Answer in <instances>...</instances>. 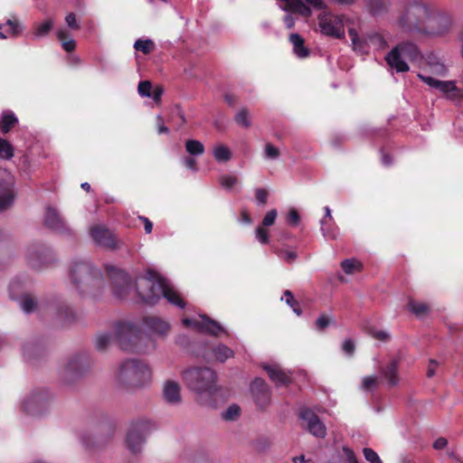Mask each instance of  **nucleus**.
Masks as SVG:
<instances>
[{"mask_svg":"<svg viewBox=\"0 0 463 463\" xmlns=\"http://www.w3.org/2000/svg\"><path fill=\"white\" fill-rule=\"evenodd\" d=\"M136 291L141 301L148 305H155L164 296L170 304L180 308L185 307L179 292L161 275L150 269L137 278Z\"/></svg>","mask_w":463,"mask_h":463,"instance_id":"nucleus-1","label":"nucleus"},{"mask_svg":"<svg viewBox=\"0 0 463 463\" xmlns=\"http://www.w3.org/2000/svg\"><path fill=\"white\" fill-rule=\"evenodd\" d=\"M430 5L429 0H401L394 26L402 33L420 35Z\"/></svg>","mask_w":463,"mask_h":463,"instance_id":"nucleus-2","label":"nucleus"},{"mask_svg":"<svg viewBox=\"0 0 463 463\" xmlns=\"http://www.w3.org/2000/svg\"><path fill=\"white\" fill-rule=\"evenodd\" d=\"M187 388L194 392L201 402L210 405L211 398L218 392L216 373L207 366L190 367L182 372Z\"/></svg>","mask_w":463,"mask_h":463,"instance_id":"nucleus-3","label":"nucleus"},{"mask_svg":"<svg viewBox=\"0 0 463 463\" xmlns=\"http://www.w3.org/2000/svg\"><path fill=\"white\" fill-rule=\"evenodd\" d=\"M117 383L126 391L146 388L152 382V371L144 362L128 359L122 362L116 373Z\"/></svg>","mask_w":463,"mask_h":463,"instance_id":"nucleus-4","label":"nucleus"},{"mask_svg":"<svg viewBox=\"0 0 463 463\" xmlns=\"http://www.w3.org/2000/svg\"><path fill=\"white\" fill-rule=\"evenodd\" d=\"M70 278L80 294L96 296L105 284L101 272L88 261H74L70 269Z\"/></svg>","mask_w":463,"mask_h":463,"instance_id":"nucleus-5","label":"nucleus"},{"mask_svg":"<svg viewBox=\"0 0 463 463\" xmlns=\"http://www.w3.org/2000/svg\"><path fill=\"white\" fill-rule=\"evenodd\" d=\"M116 337L121 349L137 354H147L155 350L156 345L143 336L138 328L130 322H119L115 327Z\"/></svg>","mask_w":463,"mask_h":463,"instance_id":"nucleus-6","label":"nucleus"},{"mask_svg":"<svg viewBox=\"0 0 463 463\" xmlns=\"http://www.w3.org/2000/svg\"><path fill=\"white\" fill-rule=\"evenodd\" d=\"M452 15L446 10L437 7L431 3L420 35L428 37H442L453 28Z\"/></svg>","mask_w":463,"mask_h":463,"instance_id":"nucleus-7","label":"nucleus"},{"mask_svg":"<svg viewBox=\"0 0 463 463\" xmlns=\"http://www.w3.org/2000/svg\"><path fill=\"white\" fill-rule=\"evenodd\" d=\"M427 70L430 74L419 73L418 77L430 88L439 90L450 97L456 90L455 82L452 80H439L433 76H445L447 69L436 57L430 56L427 60Z\"/></svg>","mask_w":463,"mask_h":463,"instance_id":"nucleus-8","label":"nucleus"},{"mask_svg":"<svg viewBox=\"0 0 463 463\" xmlns=\"http://www.w3.org/2000/svg\"><path fill=\"white\" fill-rule=\"evenodd\" d=\"M51 395L45 390H36L26 394L21 402L22 411L32 416H40L49 409Z\"/></svg>","mask_w":463,"mask_h":463,"instance_id":"nucleus-9","label":"nucleus"},{"mask_svg":"<svg viewBox=\"0 0 463 463\" xmlns=\"http://www.w3.org/2000/svg\"><path fill=\"white\" fill-rule=\"evenodd\" d=\"M105 269L112 283L113 295L125 298L131 291V282L127 273L112 264H106Z\"/></svg>","mask_w":463,"mask_h":463,"instance_id":"nucleus-10","label":"nucleus"},{"mask_svg":"<svg viewBox=\"0 0 463 463\" xmlns=\"http://www.w3.org/2000/svg\"><path fill=\"white\" fill-rule=\"evenodd\" d=\"M318 24L321 32L337 39L345 37L344 23L340 16L325 13L318 16Z\"/></svg>","mask_w":463,"mask_h":463,"instance_id":"nucleus-11","label":"nucleus"},{"mask_svg":"<svg viewBox=\"0 0 463 463\" xmlns=\"http://www.w3.org/2000/svg\"><path fill=\"white\" fill-rule=\"evenodd\" d=\"M89 359L82 354H76L68 359L64 365L62 375L66 381L73 380L81 376L90 369Z\"/></svg>","mask_w":463,"mask_h":463,"instance_id":"nucleus-12","label":"nucleus"},{"mask_svg":"<svg viewBox=\"0 0 463 463\" xmlns=\"http://www.w3.org/2000/svg\"><path fill=\"white\" fill-rule=\"evenodd\" d=\"M182 324L186 327H194L200 332L207 333L212 335H219L221 333H225L224 328L216 321L210 319L206 316H202L200 319L183 318Z\"/></svg>","mask_w":463,"mask_h":463,"instance_id":"nucleus-13","label":"nucleus"},{"mask_svg":"<svg viewBox=\"0 0 463 463\" xmlns=\"http://www.w3.org/2000/svg\"><path fill=\"white\" fill-rule=\"evenodd\" d=\"M251 395L260 408H266L270 402V391L264 380L256 378L250 384Z\"/></svg>","mask_w":463,"mask_h":463,"instance_id":"nucleus-14","label":"nucleus"},{"mask_svg":"<svg viewBox=\"0 0 463 463\" xmlns=\"http://www.w3.org/2000/svg\"><path fill=\"white\" fill-rule=\"evenodd\" d=\"M300 418L307 421L308 431L317 437L324 438L326 434V429L323 422L320 421L317 415L310 410H303L300 412Z\"/></svg>","mask_w":463,"mask_h":463,"instance_id":"nucleus-15","label":"nucleus"},{"mask_svg":"<svg viewBox=\"0 0 463 463\" xmlns=\"http://www.w3.org/2000/svg\"><path fill=\"white\" fill-rule=\"evenodd\" d=\"M90 236L99 246L116 248L114 235L103 225H95L90 228Z\"/></svg>","mask_w":463,"mask_h":463,"instance_id":"nucleus-16","label":"nucleus"},{"mask_svg":"<svg viewBox=\"0 0 463 463\" xmlns=\"http://www.w3.org/2000/svg\"><path fill=\"white\" fill-rule=\"evenodd\" d=\"M44 224L48 228L61 233L70 232V228L68 227L63 218L60 215L56 209L52 207H48L46 209L44 216Z\"/></svg>","mask_w":463,"mask_h":463,"instance_id":"nucleus-17","label":"nucleus"},{"mask_svg":"<svg viewBox=\"0 0 463 463\" xmlns=\"http://www.w3.org/2000/svg\"><path fill=\"white\" fill-rule=\"evenodd\" d=\"M348 35L351 39L352 49L360 54H366L370 51L368 33L360 35L355 28L348 29Z\"/></svg>","mask_w":463,"mask_h":463,"instance_id":"nucleus-18","label":"nucleus"},{"mask_svg":"<svg viewBox=\"0 0 463 463\" xmlns=\"http://www.w3.org/2000/svg\"><path fill=\"white\" fill-rule=\"evenodd\" d=\"M385 61L392 70L396 72H406L410 70L407 61L398 52V48L393 47L385 56Z\"/></svg>","mask_w":463,"mask_h":463,"instance_id":"nucleus-19","label":"nucleus"},{"mask_svg":"<svg viewBox=\"0 0 463 463\" xmlns=\"http://www.w3.org/2000/svg\"><path fill=\"white\" fill-rule=\"evenodd\" d=\"M163 395L166 402L178 404L181 402V387L177 382L168 380L164 383Z\"/></svg>","mask_w":463,"mask_h":463,"instance_id":"nucleus-20","label":"nucleus"},{"mask_svg":"<svg viewBox=\"0 0 463 463\" xmlns=\"http://www.w3.org/2000/svg\"><path fill=\"white\" fill-rule=\"evenodd\" d=\"M145 437L143 433L141 432L140 426H137L130 430L127 434V446L128 449L133 452L137 453L141 450V448L144 444Z\"/></svg>","mask_w":463,"mask_h":463,"instance_id":"nucleus-21","label":"nucleus"},{"mask_svg":"<svg viewBox=\"0 0 463 463\" xmlns=\"http://www.w3.org/2000/svg\"><path fill=\"white\" fill-rule=\"evenodd\" d=\"M263 369L269 374L270 380L276 383L277 386L288 385L290 383V376L284 372L279 365H264Z\"/></svg>","mask_w":463,"mask_h":463,"instance_id":"nucleus-22","label":"nucleus"},{"mask_svg":"<svg viewBox=\"0 0 463 463\" xmlns=\"http://www.w3.org/2000/svg\"><path fill=\"white\" fill-rule=\"evenodd\" d=\"M145 324L153 333L162 337L166 336L170 331V325L159 317H147Z\"/></svg>","mask_w":463,"mask_h":463,"instance_id":"nucleus-23","label":"nucleus"},{"mask_svg":"<svg viewBox=\"0 0 463 463\" xmlns=\"http://www.w3.org/2000/svg\"><path fill=\"white\" fill-rule=\"evenodd\" d=\"M369 13L374 16L387 14L392 5V0H365Z\"/></svg>","mask_w":463,"mask_h":463,"instance_id":"nucleus-24","label":"nucleus"},{"mask_svg":"<svg viewBox=\"0 0 463 463\" xmlns=\"http://www.w3.org/2000/svg\"><path fill=\"white\" fill-rule=\"evenodd\" d=\"M380 372L390 386L398 383V361L396 359L391 360L385 367L381 368Z\"/></svg>","mask_w":463,"mask_h":463,"instance_id":"nucleus-25","label":"nucleus"},{"mask_svg":"<svg viewBox=\"0 0 463 463\" xmlns=\"http://www.w3.org/2000/svg\"><path fill=\"white\" fill-rule=\"evenodd\" d=\"M395 48H398V52L406 61H415L420 56L418 46L412 42H402L396 45Z\"/></svg>","mask_w":463,"mask_h":463,"instance_id":"nucleus-26","label":"nucleus"},{"mask_svg":"<svg viewBox=\"0 0 463 463\" xmlns=\"http://www.w3.org/2000/svg\"><path fill=\"white\" fill-rule=\"evenodd\" d=\"M7 29L2 31L4 24H0V39H6L8 36H17L23 31V26L15 17L7 19L5 24Z\"/></svg>","mask_w":463,"mask_h":463,"instance_id":"nucleus-27","label":"nucleus"},{"mask_svg":"<svg viewBox=\"0 0 463 463\" xmlns=\"http://www.w3.org/2000/svg\"><path fill=\"white\" fill-rule=\"evenodd\" d=\"M289 41L293 45L295 55L300 59L307 58L309 55V50L304 44V39L298 33H292Z\"/></svg>","mask_w":463,"mask_h":463,"instance_id":"nucleus-28","label":"nucleus"},{"mask_svg":"<svg viewBox=\"0 0 463 463\" xmlns=\"http://www.w3.org/2000/svg\"><path fill=\"white\" fill-rule=\"evenodd\" d=\"M5 191L0 194V213L8 209L14 203L13 184H5Z\"/></svg>","mask_w":463,"mask_h":463,"instance_id":"nucleus-29","label":"nucleus"},{"mask_svg":"<svg viewBox=\"0 0 463 463\" xmlns=\"http://www.w3.org/2000/svg\"><path fill=\"white\" fill-rule=\"evenodd\" d=\"M213 355L216 361L224 363L233 356V351L225 345L219 344L213 348Z\"/></svg>","mask_w":463,"mask_h":463,"instance_id":"nucleus-30","label":"nucleus"},{"mask_svg":"<svg viewBox=\"0 0 463 463\" xmlns=\"http://www.w3.org/2000/svg\"><path fill=\"white\" fill-rule=\"evenodd\" d=\"M213 155L215 160L219 163L228 162L232 158V152L230 148L222 144L216 145L213 147Z\"/></svg>","mask_w":463,"mask_h":463,"instance_id":"nucleus-31","label":"nucleus"},{"mask_svg":"<svg viewBox=\"0 0 463 463\" xmlns=\"http://www.w3.org/2000/svg\"><path fill=\"white\" fill-rule=\"evenodd\" d=\"M56 35L59 41L61 43V46L64 51L71 52L75 49L76 43L72 38H69L68 33L65 29H58Z\"/></svg>","mask_w":463,"mask_h":463,"instance_id":"nucleus-32","label":"nucleus"},{"mask_svg":"<svg viewBox=\"0 0 463 463\" xmlns=\"http://www.w3.org/2000/svg\"><path fill=\"white\" fill-rule=\"evenodd\" d=\"M380 385V379L376 375H367L362 378L360 389L370 392L375 391Z\"/></svg>","mask_w":463,"mask_h":463,"instance_id":"nucleus-33","label":"nucleus"},{"mask_svg":"<svg viewBox=\"0 0 463 463\" xmlns=\"http://www.w3.org/2000/svg\"><path fill=\"white\" fill-rule=\"evenodd\" d=\"M368 41L370 43V49L373 47L377 50H382L387 46V42L384 37L377 32L369 33Z\"/></svg>","mask_w":463,"mask_h":463,"instance_id":"nucleus-34","label":"nucleus"},{"mask_svg":"<svg viewBox=\"0 0 463 463\" xmlns=\"http://www.w3.org/2000/svg\"><path fill=\"white\" fill-rule=\"evenodd\" d=\"M325 212H326V215L320 222V224H321L320 230L322 232L323 236L326 239L335 240V239H336V234L334 232H327L326 230V225L327 224V222H332V221H333V218L331 215V210L328 206H326Z\"/></svg>","mask_w":463,"mask_h":463,"instance_id":"nucleus-35","label":"nucleus"},{"mask_svg":"<svg viewBox=\"0 0 463 463\" xmlns=\"http://www.w3.org/2000/svg\"><path fill=\"white\" fill-rule=\"evenodd\" d=\"M52 27L53 21L52 19H47L43 23L36 24L34 26L33 35L36 38L44 37L50 33Z\"/></svg>","mask_w":463,"mask_h":463,"instance_id":"nucleus-36","label":"nucleus"},{"mask_svg":"<svg viewBox=\"0 0 463 463\" xmlns=\"http://www.w3.org/2000/svg\"><path fill=\"white\" fill-rule=\"evenodd\" d=\"M187 153L192 156H200L204 153V146L202 142L195 139H189L185 143Z\"/></svg>","mask_w":463,"mask_h":463,"instance_id":"nucleus-37","label":"nucleus"},{"mask_svg":"<svg viewBox=\"0 0 463 463\" xmlns=\"http://www.w3.org/2000/svg\"><path fill=\"white\" fill-rule=\"evenodd\" d=\"M17 122V118L13 113H6L0 122V129L4 134L10 131L11 128Z\"/></svg>","mask_w":463,"mask_h":463,"instance_id":"nucleus-38","label":"nucleus"},{"mask_svg":"<svg viewBox=\"0 0 463 463\" xmlns=\"http://www.w3.org/2000/svg\"><path fill=\"white\" fill-rule=\"evenodd\" d=\"M341 267L345 273L354 274V272L359 271L361 269L362 264L360 261L356 260L348 259L342 261Z\"/></svg>","mask_w":463,"mask_h":463,"instance_id":"nucleus-39","label":"nucleus"},{"mask_svg":"<svg viewBox=\"0 0 463 463\" xmlns=\"http://www.w3.org/2000/svg\"><path fill=\"white\" fill-rule=\"evenodd\" d=\"M58 317L61 322L69 324L75 318L74 311L68 306H61L58 309Z\"/></svg>","mask_w":463,"mask_h":463,"instance_id":"nucleus-40","label":"nucleus"},{"mask_svg":"<svg viewBox=\"0 0 463 463\" xmlns=\"http://www.w3.org/2000/svg\"><path fill=\"white\" fill-rule=\"evenodd\" d=\"M134 48L137 51L142 52L144 54L152 52L155 49V43L152 40H141L138 39L135 42Z\"/></svg>","mask_w":463,"mask_h":463,"instance_id":"nucleus-41","label":"nucleus"},{"mask_svg":"<svg viewBox=\"0 0 463 463\" xmlns=\"http://www.w3.org/2000/svg\"><path fill=\"white\" fill-rule=\"evenodd\" d=\"M408 307L417 317H422L429 311V307L426 304L411 300L408 304Z\"/></svg>","mask_w":463,"mask_h":463,"instance_id":"nucleus-42","label":"nucleus"},{"mask_svg":"<svg viewBox=\"0 0 463 463\" xmlns=\"http://www.w3.org/2000/svg\"><path fill=\"white\" fill-rule=\"evenodd\" d=\"M14 156L13 146L5 139L0 138V158L11 159Z\"/></svg>","mask_w":463,"mask_h":463,"instance_id":"nucleus-43","label":"nucleus"},{"mask_svg":"<svg viewBox=\"0 0 463 463\" xmlns=\"http://www.w3.org/2000/svg\"><path fill=\"white\" fill-rule=\"evenodd\" d=\"M112 340V335L109 333H101L96 337V348L99 351H104L109 345Z\"/></svg>","mask_w":463,"mask_h":463,"instance_id":"nucleus-44","label":"nucleus"},{"mask_svg":"<svg viewBox=\"0 0 463 463\" xmlns=\"http://www.w3.org/2000/svg\"><path fill=\"white\" fill-rule=\"evenodd\" d=\"M234 121L236 122L237 125L243 128H249L251 125L248 110L245 109H242L236 113V115L234 116Z\"/></svg>","mask_w":463,"mask_h":463,"instance_id":"nucleus-45","label":"nucleus"},{"mask_svg":"<svg viewBox=\"0 0 463 463\" xmlns=\"http://www.w3.org/2000/svg\"><path fill=\"white\" fill-rule=\"evenodd\" d=\"M281 299L285 300V302L293 309V311L298 316L301 315L302 311L299 307V304L298 301L294 299L293 294L291 293L290 290H286Z\"/></svg>","mask_w":463,"mask_h":463,"instance_id":"nucleus-46","label":"nucleus"},{"mask_svg":"<svg viewBox=\"0 0 463 463\" xmlns=\"http://www.w3.org/2000/svg\"><path fill=\"white\" fill-rule=\"evenodd\" d=\"M240 407L232 404L222 412V418L225 420H235L240 416Z\"/></svg>","mask_w":463,"mask_h":463,"instance_id":"nucleus-47","label":"nucleus"},{"mask_svg":"<svg viewBox=\"0 0 463 463\" xmlns=\"http://www.w3.org/2000/svg\"><path fill=\"white\" fill-rule=\"evenodd\" d=\"M367 334L371 335L373 338L381 342H387L391 338V335L387 331L379 330L376 329L375 327H369L367 329Z\"/></svg>","mask_w":463,"mask_h":463,"instance_id":"nucleus-48","label":"nucleus"},{"mask_svg":"<svg viewBox=\"0 0 463 463\" xmlns=\"http://www.w3.org/2000/svg\"><path fill=\"white\" fill-rule=\"evenodd\" d=\"M219 182L223 188L231 190L237 184L238 180L232 175H224L219 178Z\"/></svg>","mask_w":463,"mask_h":463,"instance_id":"nucleus-49","label":"nucleus"},{"mask_svg":"<svg viewBox=\"0 0 463 463\" xmlns=\"http://www.w3.org/2000/svg\"><path fill=\"white\" fill-rule=\"evenodd\" d=\"M20 306L24 312L30 313L36 307V302L31 297H25L21 301Z\"/></svg>","mask_w":463,"mask_h":463,"instance_id":"nucleus-50","label":"nucleus"},{"mask_svg":"<svg viewBox=\"0 0 463 463\" xmlns=\"http://www.w3.org/2000/svg\"><path fill=\"white\" fill-rule=\"evenodd\" d=\"M264 153L268 159H277L280 155L279 148L270 143L265 145Z\"/></svg>","mask_w":463,"mask_h":463,"instance_id":"nucleus-51","label":"nucleus"},{"mask_svg":"<svg viewBox=\"0 0 463 463\" xmlns=\"http://www.w3.org/2000/svg\"><path fill=\"white\" fill-rule=\"evenodd\" d=\"M340 456L346 463H358L354 451L347 447H343Z\"/></svg>","mask_w":463,"mask_h":463,"instance_id":"nucleus-52","label":"nucleus"},{"mask_svg":"<svg viewBox=\"0 0 463 463\" xmlns=\"http://www.w3.org/2000/svg\"><path fill=\"white\" fill-rule=\"evenodd\" d=\"M364 456L370 463H383L378 454L370 448H365L363 450Z\"/></svg>","mask_w":463,"mask_h":463,"instance_id":"nucleus-53","label":"nucleus"},{"mask_svg":"<svg viewBox=\"0 0 463 463\" xmlns=\"http://www.w3.org/2000/svg\"><path fill=\"white\" fill-rule=\"evenodd\" d=\"M152 85L150 81L144 80L138 84V93L142 97H151Z\"/></svg>","mask_w":463,"mask_h":463,"instance_id":"nucleus-54","label":"nucleus"},{"mask_svg":"<svg viewBox=\"0 0 463 463\" xmlns=\"http://www.w3.org/2000/svg\"><path fill=\"white\" fill-rule=\"evenodd\" d=\"M331 323V318L326 315H321L315 322L316 329L322 331L326 328Z\"/></svg>","mask_w":463,"mask_h":463,"instance_id":"nucleus-55","label":"nucleus"},{"mask_svg":"<svg viewBox=\"0 0 463 463\" xmlns=\"http://www.w3.org/2000/svg\"><path fill=\"white\" fill-rule=\"evenodd\" d=\"M278 255L279 258L283 259L284 260L289 263L293 262L298 257L296 251L289 250H281L278 252Z\"/></svg>","mask_w":463,"mask_h":463,"instance_id":"nucleus-56","label":"nucleus"},{"mask_svg":"<svg viewBox=\"0 0 463 463\" xmlns=\"http://www.w3.org/2000/svg\"><path fill=\"white\" fill-rule=\"evenodd\" d=\"M278 213L275 209L269 211L262 220L263 226L272 225L277 218Z\"/></svg>","mask_w":463,"mask_h":463,"instance_id":"nucleus-57","label":"nucleus"},{"mask_svg":"<svg viewBox=\"0 0 463 463\" xmlns=\"http://www.w3.org/2000/svg\"><path fill=\"white\" fill-rule=\"evenodd\" d=\"M256 238L257 240L262 243V244H267L269 242V234H268V231L265 230L263 227H258L256 229Z\"/></svg>","mask_w":463,"mask_h":463,"instance_id":"nucleus-58","label":"nucleus"},{"mask_svg":"<svg viewBox=\"0 0 463 463\" xmlns=\"http://www.w3.org/2000/svg\"><path fill=\"white\" fill-rule=\"evenodd\" d=\"M256 200L259 204H266L268 201V192L264 188H258L255 191Z\"/></svg>","mask_w":463,"mask_h":463,"instance_id":"nucleus-59","label":"nucleus"},{"mask_svg":"<svg viewBox=\"0 0 463 463\" xmlns=\"http://www.w3.org/2000/svg\"><path fill=\"white\" fill-rule=\"evenodd\" d=\"M342 350L347 355L352 356L355 350L354 343L351 339H346L342 345Z\"/></svg>","mask_w":463,"mask_h":463,"instance_id":"nucleus-60","label":"nucleus"},{"mask_svg":"<svg viewBox=\"0 0 463 463\" xmlns=\"http://www.w3.org/2000/svg\"><path fill=\"white\" fill-rule=\"evenodd\" d=\"M5 184H13V177L6 169L0 168V186Z\"/></svg>","mask_w":463,"mask_h":463,"instance_id":"nucleus-61","label":"nucleus"},{"mask_svg":"<svg viewBox=\"0 0 463 463\" xmlns=\"http://www.w3.org/2000/svg\"><path fill=\"white\" fill-rule=\"evenodd\" d=\"M65 22L71 29L78 30L80 28V24L77 22L76 15L73 13H70L65 17Z\"/></svg>","mask_w":463,"mask_h":463,"instance_id":"nucleus-62","label":"nucleus"},{"mask_svg":"<svg viewBox=\"0 0 463 463\" xmlns=\"http://www.w3.org/2000/svg\"><path fill=\"white\" fill-rule=\"evenodd\" d=\"M299 219L298 212L295 209H291L288 214V222L293 225H297Z\"/></svg>","mask_w":463,"mask_h":463,"instance_id":"nucleus-63","label":"nucleus"},{"mask_svg":"<svg viewBox=\"0 0 463 463\" xmlns=\"http://www.w3.org/2000/svg\"><path fill=\"white\" fill-rule=\"evenodd\" d=\"M184 165L193 170L194 172H196L197 171V167H196V161L194 158L193 157H190V156H186L184 158Z\"/></svg>","mask_w":463,"mask_h":463,"instance_id":"nucleus-64","label":"nucleus"}]
</instances>
